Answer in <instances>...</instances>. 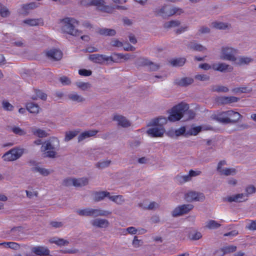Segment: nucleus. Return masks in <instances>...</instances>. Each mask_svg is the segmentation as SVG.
Listing matches in <instances>:
<instances>
[{"label":"nucleus","mask_w":256,"mask_h":256,"mask_svg":"<svg viewBox=\"0 0 256 256\" xmlns=\"http://www.w3.org/2000/svg\"><path fill=\"white\" fill-rule=\"evenodd\" d=\"M166 120L164 118H158L152 120L148 124V126H154L147 130L148 135L152 137H161L164 132V129L162 124L166 123Z\"/></svg>","instance_id":"obj_3"},{"label":"nucleus","mask_w":256,"mask_h":256,"mask_svg":"<svg viewBox=\"0 0 256 256\" xmlns=\"http://www.w3.org/2000/svg\"><path fill=\"white\" fill-rule=\"evenodd\" d=\"M50 225L53 228H59L64 226V222L60 221L52 220L50 222Z\"/></svg>","instance_id":"obj_53"},{"label":"nucleus","mask_w":256,"mask_h":256,"mask_svg":"<svg viewBox=\"0 0 256 256\" xmlns=\"http://www.w3.org/2000/svg\"><path fill=\"white\" fill-rule=\"evenodd\" d=\"M46 56L50 60L58 61L62 58V53L60 50L52 49L46 52Z\"/></svg>","instance_id":"obj_14"},{"label":"nucleus","mask_w":256,"mask_h":256,"mask_svg":"<svg viewBox=\"0 0 256 256\" xmlns=\"http://www.w3.org/2000/svg\"><path fill=\"white\" fill-rule=\"evenodd\" d=\"M32 252L40 256H46L50 255V250L45 246H36L32 248Z\"/></svg>","instance_id":"obj_18"},{"label":"nucleus","mask_w":256,"mask_h":256,"mask_svg":"<svg viewBox=\"0 0 256 256\" xmlns=\"http://www.w3.org/2000/svg\"><path fill=\"white\" fill-rule=\"evenodd\" d=\"M218 169L220 171V174L223 175L225 176H234L236 174V168H224V170H221L220 166H219Z\"/></svg>","instance_id":"obj_34"},{"label":"nucleus","mask_w":256,"mask_h":256,"mask_svg":"<svg viewBox=\"0 0 256 256\" xmlns=\"http://www.w3.org/2000/svg\"><path fill=\"white\" fill-rule=\"evenodd\" d=\"M110 44L112 46L117 48H120L123 46L122 42L116 38L112 39L110 42Z\"/></svg>","instance_id":"obj_55"},{"label":"nucleus","mask_w":256,"mask_h":256,"mask_svg":"<svg viewBox=\"0 0 256 256\" xmlns=\"http://www.w3.org/2000/svg\"><path fill=\"white\" fill-rule=\"evenodd\" d=\"M196 79L201 81H206L209 80L210 76L206 74H198L195 76Z\"/></svg>","instance_id":"obj_62"},{"label":"nucleus","mask_w":256,"mask_h":256,"mask_svg":"<svg viewBox=\"0 0 256 256\" xmlns=\"http://www.w3.org/2000/svg\"><path fill=\"white\" fill-rule=\"evenodd\" d=\"M62 185L66 186H74V178H66L62 182Z\"/></svg>","instance_id":"obj_57"},{"label":"nucleus","mask_w":256,"mask_h":256,"mask_svg":"<svg viewBox=\"0 0 256 256\" xmlns=\"http://www.w3.org/2000/svg\"><path fill=\"white\" fill-rule=\"evenodd\" d=\"M253 61V59L250 57L240 56L236 58V60L234 61L236 64L242 66L244 64H248Z\"/></svg>","instance_id":"obj_30"},{"label":"nucleus","mask_w":256,"mask_h":256,"mask_svg":"<svg viewBox=\"0 0 256 256\" xmlns=\"http://www.w3.org/2000/svg\"><path fill=\"white\" fill-rule=\"evenodd\" d=\"M76 85L82 90H86L91 88V84L89 82H78L76 83Z\"/></svg>","instance_id":"obj_45"},{"label":"nucleus","mask_w":256,"mask_h":256,"mask_svg":"<svg viewBox=\"0 0 256 256\" xmlns=\"http://www.w3.org/2000/svg\"><path fill=\"white\" fill-rule=\"evenodd\" d=\"M139 60L141 64L148 66L151 71H156L159 70L161 66L160 64L154 63L146 58H140Z\"/></svg>","instance_id":"obj_16"},{"label":"nucleus","mask_w":256,"mask_h":256,"mask_svg":"<svg viewBox=\"0 0 256 256\" xmlns=\"http://www.w3.org/2000/svg\"><path fill=\"white\" fill-rule=\"evenodd\" d=\"M184 198L188 202H203L205 200V196L202 192L191 190L184 194Z\"/></svg>","instance_id":"obj_8"},{"label":"nucleus","mask_w":256,"mask_h":256,"mask_svg":"<svg viewBox=\"0 0 256 256\" xmlns=\"http://www.w3.org/2000/svg\"><path fill=\"white\" fill-rule=\"evenodd\" d=\"M6 244L8 248L12 250H17L20 248V244L15 242H8Z\"/></svg>","instance_id":"obj_60"},{"label":"nucleus","mask_w":256,"mask_h":256,"mask_svg":"<svg viewBox=\"0 0 256 256\" xmlns=\"http://www.w3.org/2000/svg\"><path fill=\"white\" fill-rule=\"evenodd\" d=\"M194 82L193 78H181L176 79L174 81V83L180 86H186L188 85L191 84Z\"/></svg>","instance_id":"obj_21"},{"label":"nucleus","mask_w":256,"mask_h":256,"mask_svg":"<svg viewBox=\"0 0 256 256\" xmlns=\"http://www.w3.org/2000/svg\"><path fill=\"white\" fill-rule=\"evenodd\" d=\"M170 62L174 66H181L185 64L186 58H182L172 60Z\"/></svg>","instance_id":"obj_44"},{"label":"nucleus","mask_w":256,"mask_h":256,"mask_svg":"<svg viewBox=\"0 0 256 256\" xmlns=\"http://www.w3.org/2000/svg\"><path fill=\"white\" fill-rule=\"evenodd\" d=\"M109 199L116 202L118 204H122L124 202L125 200L124 198V197L122 195H117V196H110L109 197Z\"/></svg>","instance_id":"obj_41"},{"label":"nucleus","mask_w":256,"mask_h":256,"mask_svg":"<svg viewBox=\"0 0 256 256\" xmlns=\"http://www.w3.org/2000/svg\"><path fill=\"white\" fill-rule=\"evenodd\" d=\"M221 226V224L214 220H209L206 224V227L209 229H217Z\"/></svg>","instance_id":"obj_43"},{"label":"nucleus","mask_w":256,"mask_h":256,"mask_svg":"<svg viewBox=\"0 0 256 256\" xmlns=\"http://www.w3.org/2000/svg\"><path fill=\"white\" fill-rule=\"evenodd\" d=\"M76 212L80 216L92 218L107 216L112 214V212L108 210L90 208H86L84 209L78 210H76Z\"/></svg>","instance_id":"obj_4"},{"label":"nucleus","mask_w":256,"mask_h":256,"mask_svg":"<svg viewBox=\"0 0 256 256\" xmlns=\"http://www.w3.org/2000/svg\"><path fill=\"white\" fill-rule=\"evenodd\" d=\"M188 47L190 50L198 52H202L206 50V48L204 46L200 44L196 43L194 41L190 42Z\"/></svg>","instance_id":"obj_27"},{"label":"nucleus","mask_w":256,"mask_h":256,"mask_svg":"<svg viewBox=\"0 0 256 256\" xmlns=\"http://www.w3.org/2000/svg\"><path fill=\"white\" fill-rule=\"evenodd\" d=\"M236 250V247L234 246H226L222 249L224 254L233 252Z\"/></svg>","instance_id":"obj_54"},{"label":"nucleus","mask_w":256,"mask_h":256,"mask_svg":"<svg viewBox=\"0 0 256 256\" xmlns=\"http://www.w3.org/2000/svg\"><path fill=\"white\" fill-rule=\"evenodd\" d=\"M228 111L223 112L219 114L214 116V119L218 122L222 124H229L228 122H226L225 120L228 119Z\"/></svg>","instance_id":"obj_32"},{"label":"nucleus","mask_w":256,"mask_h":256,"mask_svg":"<svg viewBox=\"0 0 256 256\" xmlns=\"http://www.w3.org/2000/svg\"><path fill=\"white\" fill-rule=\"evenodd\" d=\"M246 228L250 230H256V220H251L250 224L246 226Z\"/></svg>","instance_id":"obj_64"},{"label":"nucleus","mask_w":256,"mask_h":256,"mask_svg":"<svg viewBox=\"0 0 256 256\" xmlns=\"http://www.w3.org/2000/svg\"><path fill=\"white\" fill-rule=\"evenodd\" d=\"M213 28L218 30H226L231 28L230 24L222 22H214L212 23Z\"/></svg>","instance_id":"obj_31"},{"label":"nucleus","mask_w":256,"mask_h":256,"mask_svg":"<svg viewBox=\"0 0 256 256\" xmlns=\"http://www.w3.org/2000/svg\"><path fill=\"white\" fill-rule=\"evenodd\" d=\"M80 22L74 18L66 17L60 20V30L62 34L74 36H78L82 34V31L77 28Z\"/></svg>","instance_id":"obj_1"},{"label":"nucleus","mask_w":256,"mask_h":256,"mask_svg":"<svg viewBox=\"0 0 256 256\" xmlns=\"http://www.w3.org/2000/svg\"><path fill=\"white\" fill-rule=\"evenodd\" d=\"M189 237L192 240H198L202 237V234L200 232H196L194 234H190Z\"/></svg>","instance_id":"obj_59"},{"label":"nucleus","mask_w":256,"mask_h":256,"mask_svg":"<svg viewBox=\"0 0 256 256\" xmlns=\"http://www.w3.org/2000/svg\"><path fill=\"white\" fill-rule=\"evenodd\" d=\"M212 68L216 71L222 72H231L233 70V67L224 62L215 63L212 64Z\"/></svg>","instance_id":"obj_13"},{"label":"nucleus","mask_w":256,"mask_h":256,"mask_svg":"<svg viewBox=\"0 0 256 256\" xmlns=\"http://www.w3.org/2000/svg\"><path fill=\"white\" fill-rule=\"evenodd\" d=\"M232 92L234 93H245L247 92V87L246 86H242L240 88H233Z\"/></svg>","instance_id":"obj_58"},{"label":"nucleus","mask_w":256,"mask_h":256,"mask_svg":"<svg viewBox=\"0 0 256 256\" xmlns=\"http://www.w3.org/2000/svg\"><path fill=\"white\" fill-rule=\"evenodd\" d=\"M88 58L90 60L95 63L102 64L105 61L110 60L114 62H116V60L110 56H107L104 54H92L89 56Z\"/></svg>","instance_id":"obj_11"},{"label":"nucleus","mask_w":256,"mask_h":256,"mask_svg":"<svg viewBox=\"0 0 256 256\" xmlns=\"http://www.w3.org/2000/svg\"><path fill=\"white\" fill-rule=\"evenodd\" d=\"M91 225L96 228L106 229L109 227V221L104 218H96L90 220Z\"/></svg>","instance_id":"obj_12"},{"label":"nucleus","mask_w":256,"mask_h":256,"mask_svg":"<svg viewBox=\"0 0 256 256\" xmlns=\"http://www.w3.org/2000/svg\"><path fill=\"white\" fill-rule=\"evenodd\" d=\"M168 9L166 6H164L161 8H156L154 11L156 16H160L163 18L168 17L167 12Z\"/></svg>","instance_id":"obj_39"},{"label":"nucleus","mask_w":256,"mask_h":256,"mask_svg":"<svg viewBox=\"0 0 256 256\" xmlns=\"http://www.w3.org/2000/svg\"><path fill=\"white\" fill-rule=\"evenodd\" d=\"M50 242L55 244L58 246H66L69 244V242L63 238L54 237L50 239Z\"/></svg>","instance_id":"obj_29"},{"label":"nucleus","mask_w":256,"mask_h":256,"mask_svg":"<svg viewBox=\"0 0 256 256\" xmlns=\"http://www.w3.org/2000/svg\"><path fill=\"white\" fill-rule=\"evenodd\" d=\"M22 22L30 26H43L44 24L42 18L34 19H26L23 20Z\"/></svg>","instance_id":"obj_23"},{"label":"nucleus","mask_w":256,"mask_h":256,"mask_svg":"<svg viewBox=\"0 0 256 256\" xmlns=\"http://www.w3.org/2000/svg\"><path fill=\"white\" fill-rule=\"evenodd\" d=\"M78 130L69 131L66 132L64 141L68 142L76 136L79 133Z\"/></svg>","instance_id":"obj_42"},{"label":"nucleus","mask_w":256,"mask_h":256,"mask_svg":"<svg viewBox=\"0 0 256 256\" xmlns=\"http://www.w3.org/2000/svg\"><path fill=\"white\" fill-rule=\"evenodd\" d=\"M98 32L100 34L105 36H114L116 34V31L115 30L112 28H99Z\"/></svg>","instance_id":"obj_28"},{"label":"nucleus","mask_w":256,"mask_h":256,"mask_svg":"<svg viewBox=\"0 0 256 256\" xmlns=\"http://www.w3.org/2000/svg\"><path fill=\"white\" fill-rule=\"evenodd\" d=\"M40 6L39 3H36L35 2H30L28 4H23L22 6V8L24 11L25 12V14H26L28 13V10H34Z\"/></svg>","instance_id":"obj_35"},{"label":"nucleus","mask_w":256,"mask_h":256,"mask_svg":"<svg viewBox=\"0 0 256 256\" xmlns=\"http://www.w3.org/2000/svg\"><path fill=\"white\" fill-rule=\"evenodd\" d=\"M35 94L36 96L32 97L34 100H36L38 98H40L42 100H45L47 98V95L40 90H36Z\"/></svg>","instance_id":"obj_50"},{"label":"nucleus","mask_w":256,"mask_h":256,"mask_svg":"<svg viewBox=\"0 0 256 256\" xmlns=\"http://www.w3.org/2000/svg\"><path fill=\"white\" fill-rule=\"evenodd\" d=\"M256 189L254 186H250L246 188V194H238L231 196H228L223 198V201L224 202H240L245 201L247 200L246 198L248 196L254 193Z\"/></svg>","instance_id":"obj_5"},{"label":"nucleus","mask_w":256,"mask_h":256,"mask_svg":"<svg viewBox=\"0 0 256 256\" xmlns=\"http://www.w3.org/2000/svg\"><path fill=\"white\" fill-rule=\"evenodd\" d=\"M68 98L70 100L76 102H83L86 100L82 96L78 94L76 92H72L68 94Z\"/></svg>","instance_id":"obj_26"},{"label":"nucleus","mask_w":256,"mask_h":256,"mask_svg":"<svg viewBox=\"0 0 256 256\" xmlns=\"http://www.w3.org/2000/svg\"><path fill=\"white\" fill-rule=\"evenodd\" d=\"M7 130L19 136H24L26 134L25 130L16 126H8Z\"/></svg>","instance_id":"obj_24"},{"label":"nucleus","mask_w":256,"mask_h":256,"mask_svg":"<svg viewBox=\"0 0 256 256\" xmlns=\"http://www.w3.org/2000/svg\"><path fill=\"white\" fill-rule=\"evenodd\" d=\"M111 163L110 160H102L98 162L96 164V166L100 169H103L108 167Z\"/></svg>","instance_id":"obj_46"},{"label":"nucleus","mask_w":256,"mask_h":256,"mask_svg":"<svg viewBox=\"0 0 256 256\" xmlns=\"http://www.w3.org/2000/svg\"><path fill=\"white\" fill-rule=\"evenodd\" d=\"M186 132V128L184 126H182L175 130V134L176 136H178L183 134Z\"/></svg>","instance_id":"obj_63"},{"label":"nucleus","mask_w":256,"mask_h":256,"mask_svg":"<svg viewBox=\"0 0 256 256\" xmlns=\"http://www.w3.org/2000/svg\"><path fill=\"white\" fill-rule=\"evenodd\" d=\"M98 132L97 130H90L85 131L79 135L78 136V142H80L84 140L86 138L94 136H96Z\"/></svg>","instance_id":"obj_22"},{"label":"nucleus","mask_w":256,"mask_h":256,"mask_svg":"<svg viewBox=\"0 0 256 256\" xmlns=\"http://www.w3.org/2000/svg\"><path fill=\"white\" fill-rule=\"evenodd\" d=\"M32 170L34 172H38L44 176H48L53 172V170H52L46 169L39 166H33L32 168Z\"/></svg>","instance_id":"obj_25"},{"label":"nucleus","mask_w":256,"mask_h":256,"mask_svg":"<svg viewBox=\"0 0 256 256\" xmlns=\"http://www.w3.org/2000/svg\"><path fill=\"white\" fill-rule=\"evenodd\" d=\"M114 120L118 122V124L123 128H128L130 126L131 122L126 117L121 115L114 116Z\"/></svg>","instance_id":"obj_17"},{"label":"nucleus","mask_w":256,"mask_h":256,"mask_svg":"<svg viewBox=\"0 0 256 256\" xmlns=\"http://www.w3.org/2000/svg\"><path fill=\"white\" fill-rule=\"evenodd\" d=\"M189 106L188 104L181 102L174 106L171 110L168 120L170 122H176L180 120L185 114L189 116L188 118H193L195 114L192 110H188Z\"/></svg>","instance_id":"obj_2"},{"label":"nucleus","mask_w":256,"mask_h":256,"mask_svg":"<svg viewBox=\"0 0 256 256\" xmlns=\"http://www.w3.org/2000/svg\"><path fill=\"white\" fill-rule=\"evenodd\" d=\"M10 14L8 9L4 6L0 4V15L3 18L8 17Z\"/></svg>","instance_id":"obj_49"},{"label":"nucleus","mask_w":256,"mask_h":256,"mask_svg":"<svg viewBox=\"0 0 256 256\" xmlns=\"http://www.w3.org/2000/svg\"><path fill=\"white\" fill-rule=\"evenodd\" d=\"M110 193L106 191L95 192L93 193V200L98 202L102 200L106 197L109 198Z\"/></svg>","instance_id":"obj_20"},{"label":"nucleus","mask_w":256,"mask_h":256,"mask_svg":"<svg viewBox=\"0 0 256 256\" xmlns=\"http://www.w3.org/2000/svg\"><path fill=\"white\" fill-rule=\"evenodd\" d=\"M90 5L96 6H97L103 7L104 10L106 11L107 9H110L108 6H106L104 0H88Z\"/></svg>","instance_id":"obj_38"},{"label":"nucleus","mask_w":256,"mask_h":256,"mask_svg":"<svg viewBox=\"0 0 256 256\" xmlns=\"http://www.w3.org/2000/svg\"><path fill=\"white\" fill-rule=\"evenodd\" d=\"M239 100V98L234 96H220L218 97L217 99V102L222 104H230L234 102H238Z\"/></svg>","instance_id":"obj_19"},{"label":"nucleus","mask_w":256,"mask_h":256,"mask_svg":"<svg viewBox=\"0 0 256 256\" xmlns=\"http://www.w3.org/2000/svg\"><path fill=\"white\" fill-rule=\"evenodd\" d=\"M56 150H48V151L44 152V156L50 158H55L56 154Z\"/></svg>","instance_id":"obj_61"},{"label":"nucleus","mask_w":256,"mask_h":256,"mask_svg":"<svg viewBox=\"0 0 256 256\" xmlns=\"http://www.w3.org/2000/svg\"><path fill=\"white\" fill-rule=\"evenodd\" d=\"M212 90L218 92H228L229 89L224 86L216 85L212 86Z\"/></svg>","instance_id":"obj_47"},{"label":"nucleus","mask_w":256,"mask_h":256,"mask_svg":"<svg viewBox=\"0 0 256 256\" xmlns=\"http://www.w3.org/2000/svg\"><path fill=\"white\" fill-rule=\"evenodd\" d=\"M31 131L34 135L38 136L39 138H45L48 136L46 132L42 129L36 128H31Z\"/></svg>","instance_id":"obj_36"},{"label":"nucleus","mask_w":256,"mask_h":256,"mask_svg":"<svg viewBox=\"0 0 256 256\" xmlns=\"http://www.w3.org/2000/svg\"><path fill=\"white\" fill-rule=\"evenodd\" d=\"M237 53L236 49L228 46H225L221 48L220 57L224 60L234 62L236 60V55Z\"/></svg>","instance_id":"obj_6"},{"label":"nucleus","mask_w":256,"mask_h":256,"mask_svg":"<svg viewBox=\"0 0 256 256\" xmlns=\"http://www.w3.org/2000/svg\"><path fill=\"white\" fill-rule=\"evenodd\" d=\"M144 244L143 240H142L138 239V237L137 236H134V240L132 242V246L135 248H138L140 246H142Z\"/></svg>","instance_id":"obj_52"},{"label":"nucleus","mask_w":256,"mask_h":256,"mask_svg":"<svg viewBox=\"0 0 256 256\" xmlns=\"http://www.w3.org/2000/svg\"><path fill=\"white\" fill-rule=\"evenodd\" d=\"M39 106L37 104L30 102L26 104V109L30 113L37 114L39 112Z\"/></svg>","instance_id":"obj_40"},{"label":"nucleus","mask_w":256,"mask_h":256,"mask_svg":"<svg viewBox=\"0 0 256 256\" xmlns=\"http://www.w3.org/2000/svg\"><path fill=\"white\" fill-rule=\"evenodd\" d=\"M2 108L6 110L11 111L13 110L14 106L8 101L4 100L2 102Z\"/></svg>","instance_id":"obj_56"},{"label":"nucleus","mask_w":256,"mask_h":256,"mask_svg":"<svg viewBox=\"0 0 256 256\" xmlns=\"http://www.w3.org/2000/svg\"><path fill=\"white\" fill-rule=\"evenodd\" d=\"M88 184V180L86 178H74V186L76 187H82L86 186Z\"/></svg>","instance_id":"obj_33"},{"label":"nucleus","mask_w":256,"mask_h":256,"mask_svg":"<svg viewBox=\"0 0 256 256\" xmlns=\"http://www.w3.org/2000/svg\"><path fill=\"white\" fill-rule=\"evenodd\" d=\"M202 128L201 126H196L192 128L186 135L189 134L191 136H196L202 130Z\"/></svg>","instance_id":"obj_51"},{"label":"nucleus","mask_w":256,"mask_h":256,"mask_svg":"<svg viewBox=\"0 0 256 256\" xmlns=\"http://www.w3.org/2000/svg\"><path fill=\"white\" fill-rule=\"evenodd\" d=\"M228 119L225 120L226 122H228L229 124H234L237 122L242 117V115L238 112L232 110H228Z\"/></svg>","instance_id":"obj_15"},{"label":"nucleus","mask_w":256,"mask_h":256,"mask_svg":"<svg viewBox=\"0 0 256 256\" xmlns=\"http://www.w3.org/2000/svg\"><path fill=\"white\" fill-rule=\"evenodd\" d=\"M176 181L180 184H183L192 180L189 174L187 175L178 174L175 178Z\"/></svg>","instance_id":"obj_37"},{"label":"nucleus","mask_w":256,"mask_h":256,"mask_svg":"<svg viewBox=\"0 0 256 256\" xmlns=\"http://www.w3.org/2000/svg\"><path fill=\"white\" fill-rule=\"evenodd\" d=\"M60 147L59 140L56 138H52L42 144L41 147L42 152L48 150H58Z\"/></svg>","instance_id":"obj_9"},{"label":"nucleus","mask_w":256,"mask_h":256,"mask_svg":"<svg viewBox=\"0 0 256 256\" xmlns=\"http://www.w3.org/2000/svg\"><path fill=\"white\" fill-rule=\"evenodd\" d=\"M180 21L177 20H173L170 22H168L164 24V28H171L178 26L180 25Z\"/></svg>","instance_id":"obj_48"},{"label":"nucleus","mask_w":256,"mask_h":256,"mask_svg":"<svg viewBox=\"0 0 256 256\" xmlns=\"http://www.w3.org/2000/svg\"><path fill=\"white\" fill-rule=\"evenodd\" d=\"M24 150L18 147L10 149L6 152L2 156L4 161L12 162L20 158L24 154Z\"/></svg>","instance_id":"obj_7"},{"label":"nucleus","mask_w":256,"mask_h":256,"mask_svg":"<svg viewBox=\"0 0 256 256\" xmlns=\"http://www.w3.org/2000/svg\"><path fill=\"white\" fill-rule=\"evenodd\" d=\"M194 206L192 204H185L176 207L172 212L173 217H178L183 214H188L192 210Z\"/></svg>","instance_id":"obj_10"}]
</instances>
